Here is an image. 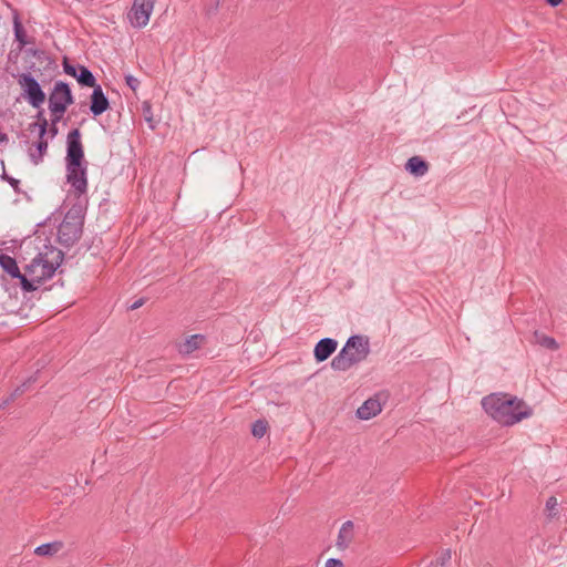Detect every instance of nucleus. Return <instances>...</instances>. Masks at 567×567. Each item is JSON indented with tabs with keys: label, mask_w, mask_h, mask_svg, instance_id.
Segmentation results:
<instances>
[{
	"label": "nucleus",
	"mask_w": 567,
	"mask_h": 567,
	"mask_svg": "<svg viewBox=\"0 0 567 567\" xmlns=\"http://www.w3.org/2000/svg\"><path fill=\"white\" fill-rule=\"evenodd\" d=\"M72 103L73 96L69 85L62 81H58L49 97V109L54 115V122H59L61 120L68 105Z\"/></svg>",
	"instance_id": "39448f33"
},
{
	"label": "nucleus",
	"mask_w": 567,
	"mask_h": 567,
	"mask_svg": "<svg viewBox=\"0 0 567 567\" xmlns=\"http://www.w3.org/2000/svg\"><path fill=\"white\" fill-rule=\"evenodd\" d=\"M92 87L94 90L91 95L90 110L95 116H97V115H101L102 113H104L109 109L110 103H109L107 97L104 95L101 85H97L95 83V86H92Z\"/></svg>",
	"instance_id": "ddd939ff"
},
{
	"label": "nucleus",
	"mask_w": 567,
	"mask_h": 567,
	"mask_svg": "<svg viewBox=\"0 0 567 567\" xmlns=\"http://www.w3.org/2000/svg\"><path fill=\"white\" fill-rule=\"evenodd\" d=\"M63 70L68 75L76 78L80 84L84 86H95V78L87 68L83 65L75 66L68 60H64Z\"/></svg>",
	"instance_id": "f8f14e48"
},
{
	"label": "nucleus",
	"mask_w": 567,
	"mask_h": 567,
	"mask_svg": "<svg viewBox=\"0 0 567 567\" xmlns=\"http://www.w3.org/2000/svg\"><path fill=\"white\" fill-rule=\"evenodd\" d=\"M24 390H21V389H16V393L19 392V393H23Z\"/></svg>",
	"instance_id": "473e14b6"
},
{
	"label": "nucleus",
	"mask_w": 567,
	"mask_h": 567,
	"mask_svg": "<svg viewBox=\"0 0 567 567\" xmlns=\"http://www.w3.org/2000/svg\"><path fill=\"white\" fill-rule=\"evenodd\" d=\"M370 353L368 337H350L341 351L332 359L331 368L336 371H347L354 364L363 361Z\"/></svg>",
	"instance_id": "f03ea898"
},
{
	"label": "nucleus",
	"mask_w": 567,
	"mask_h": 567,
	"mask_svg": "<svg viewBox=\"0 0 567 567\" xmlns=\"http://www.w3.org/2000/svg\"><path fill=\"white\" fill-rule=\"evenodd\" d=\"M338 347V342L331 338L321 339L315 347L313 354L317 362L327 360Z\"/></svg>",
	"instance_id": "4468645a"
},
{
	"label": "nucleus",
	"mask_w": 567,
	"mask_h": 567,
	"mask_svg": "<svg viewBox=\"0 0 567 567\" xmlns=\"http://www.w3.org/2000/svg\"><path fill=\"white\" fill-rule=\"evenodd\" d=\"M83 217L81 209H70L58 228V236L65 245L74 244L82 234Z\"/></svg>",
	"instance_id": "20e7f679"
},
{
	"label": "nucleus",
	"mask_w": 567,
	"mask_h": 567,
	"mask_svg": "<svg viewBox=\"0 0 567 567\" xmlns=\"http://www.w3.org/2000/svg\"><path fill=\"white\" fill-rule=\"evenodd\" d=\"M61 548H62V543H60V542H54V543H48V544H43V545L38 546V547L34 549V553H35L38 556H53V555H54V554H56Z\"/></svg>",
	"instance_id": "a211bd4d"
},
{
	"label": "nucleus",
	"mask_w": 567,
	"mask_h": 567,
	"mask_svg": "<svg viewBox=\"0 0 567 567\" xmlns=\"http://www.w3.org/2000/svg\"><path fill=\"white\" fill-rule=\"evenodd\" d=\"M25 52L32 54L33 56H40L41 54H43L42 51H38V50H33V49H28Z\"/></svg>",
	"instance_id": "c756f323"
},
{
	"label": "nucleus",
	"mask_w": 567,
	"mask_h": 567,
	"mask_svg": "<svg viewBox=\"0 0 567 567\" xmlns=\"http://www.w3.org/2000/svg\"><path fill=\"white\" fill-rule=\"evenodd\" d=\"M31 126H39L40 140L29 148V156L31 161L33 164L38 165L48 150V142L43 138L47 133L48 121L45 118H41L39 124L33 123Z\"/></svg>",
	"instance_id": "9b49d317"
},
{
	"label": "nucleus",
	"mask_w": 567,
	"mask_h": 567,
	"mask_svg": "<svg viewBox=\"0 0 567 567\" xmlns=\"http://www.w3.org/2000/svg\"><path fill=\"white\" fill-rule=\"evenodd\" d=\"M18 83L33 107H40L44 103L45 94L38 81L30 73L20 74L18 76Z\"/></svg>",
	"instance_id": "423d86ee"
},
{
	"label": "nucleus",
	"mask_w": 567,
	"mask_h": 567,
	"mask_svg": "<svg viewBox=\"0 0 567 567\" xmlns=\"http://www.w3.org/2000/svg\"><path fill=\"white\" fill-rule=\"evenodd\" d=\"M14 35H16L17 41H19V43L22 47L25 45V43H27L25 34H24V31H23L21 24L18 21L14 22Z\"/></svg>",
	"instance_id": "b1692460"
},
{
	"label": "nucleus",
	"mask_w": 567,
	"mask_h": 567,
	"mask_svg": "<svg viewBox=\"0 0 567 567\" xmlns=\"http://www.w3.org/2000/svg\"><path fill=\"white\" fill-rule=\"evenodd\" d=\"M538 342H539L543 347H545V348H547V349H550V350H556V349H558V343L556 342V340H555V339H553V338H550V337L543 336V337L538 340Z\"/></svg>",
	"instance_id": "393cba45"
},
{
	"label": "nucleus",
	"mask_w": 567,
	"mask_h": 567,
	"mask_svg": "<svg viewBox=\"0 0 567 567\" xmlns=\"http://www.w3.org/2000/svg\"><path fill=\"white\" fill-rule=\"evenodd\" d=\"M563 0H547V2L553 6V7H556L558 6Z\"/></svg>",
	"instance_id": "2f4dec72"
},
{
	"label": "nucleus",
	"mask_w": 567,
	"mask_h": 567,
	"mask_svg": "<svg viewBox=\"0 0 567 567\" xmlns=\"http://www.w3.org/2000/svg\"><path fill=\"white\" fill-rule=\"evenodd\" d=\"M145 303V299L144 298H141L138 300H136L134 303L131 305L130 309L131 310H135V309H138L140 307H142L143 305Z\"/></svg>",
	"instance_id": "cd10ccee"
},
{
	"label": "nucleus",
	"mask_w": 567,
	"mask_h": 567,
	"mask_svg": "<svg viewBox=\"0 0 567 567\" xmlns=\"http://www.w3.org/2000/svg\"><path fill=\"white\" fill-rule=\"evenodd\" d=\"M486 413L504 425H513L532 414L526 403L509 394H491L482 400Z\"/></svg>",
	"instance_id": "f257e3e1"
},
{
	"label": "nucleus",
	"mask_w": 567,
	"mask_h": 567,
	"mask_svg": "<svg viewBox=\"0 0 567 567\" xmlns=\"http://www.w3.org/2000/svg\"><path fill=\"white\" fill-rule=\"evenodd\" d=\"M353 529L354 525L351 520H347L346 523L342 524L336 543V546L339 549L344 550L350 546L354 536Z\"/></svg>",
	"instance_id": "dca6fc26"
},
{
	"label": "nucleus",
	"mask_w": 567,
	"mask_h": 567,
	"mask_svg": "<svg viewBox=\"0 0 567 567\" xmlns=\"http://www.w3.org/2000/svg\"><path fill=\"white\" fill-rule=\"evenodd\" d=\"M65 161L66 165L71 166H79V164L84 163V152L79 128H74L68 134Z\"/></svg>",
	"instance_id": "6e6552de"
},
{
	"label": "nucleus",
	"mask_w": 567,
	"mask_h": 567,
	"mask_svg": "<svg viewBox=\"0 0 567 567\" xmlns=\"http://www.w3.org/2000/svg\"><path fill=\"white\" fill-rule=\"evenodd\" d=\"M143 115L145 121L148 123V126L153 130L155 128V121L153 118V113L150 103H143Z\"/></svg>",
	"instance_id": "5701e85b"
},
{
	"label": "nucleus",
	"mask_w": 567,
	"mask_h": 567,
	"mask_svg": "<svg viewBox=\"0 0 567 567\" xmlns=\"http://www.w3.org/2000/svg\"><path fill=\"white\" fill-rule=\"evenodd\" d=\"M56 123H58V122H54V118H53V120H52V126H51V128H50V132H51L52 136H55V135H56V133H58Z\"/></svg>",
	"instance_id": "7c9ffc66"
},
{
	"label": "nucleus",
	"mask_w": 567,
	"mask_h": 567,
	"mask_svg": "<svg viewBox=\"0 0 567 567\" xmlns=\"http://www.w3.org/2000/svg\"><path fill=\"white\" fill-rule=\"evenodd\" d=\"M68 171V182L71 186L78 192L79 195H82L86 192L87 188V179H86V165L79 164V166L66 165Z\"/></svg>",
	"instance_id": "9d476101"
},
{
	"label": "nucleus",
	"mask_w": 567,
	"mask_h": 567,
	"mask_svg": "<svg viewBox=\"0 0 567 567\" xmlns=\"http://www.w3.org/2000/svg\"><path fill=\"white\" fill-rule=\"evenodd\" d=\"M452 554L450 549H445L440 553L435 561L431 563L429 567H447L451 563Z\"/></svg>",
	"instance_id": "aec40b11"
},
{
	"label": "nucleus",
	"mask_w": 567,
	"mask_h": 567,
	"mask_svg": "<svg viewBox=\"0 0 567 567\" xmlns=\"http://www.w3.org/2000/svg\"><path fill=\"white\" fill-rule=\"evenodd\" d=\"M326 567H343V564L341 560L339 559H336V558H329L327 561H326Z\"/></svg>",
	"instance_id": "bb28decb"
},
{
	"label": "nucleus",
	"mask_w": 567,
	"mask_h": 567,
	"mask_svg": "<svg viewBox=\"0 0 567 567\" xmlns=\"http://www.w3.org/2000/svg\"><path fill=\"white\" fill-rule=\"evenodd\" d=\"M382 411L378 399L370 398L357 410V415L361 420H370Z\"/></svg>",
	"instance_id": "2eb2a0df"
},
{
	"label": "nucleus",
	"mask_w": 567,
	"mask_h": 567,
	"mask_svg": "<svg viewBox=\"0 0 567 567\" xmlns=\"http://www.w3.org/2000/svg\"><path fill=\"white\" fill-rule=\"evenodd\" d=\"M0 266L11 278L19 281V285L24 291L35 290L33 282L29 280L25 275L21 274L16 259L8 255H0Z\"/></svg>",
	"instance_id": "1a4fd4ad"
},
{
	"label": "nucleus",
	"mask_w": 567,
	"mask_h": 567,
	"mask_svg": "<svg viewBox=\"0 0 567 567\" xmlns=\"http://www.w3.org/2000/svg\"><path fill=\"white\" fill-rule=\"evenodd\" d=\"M267 429H268V423L267 421H264V420H257L254 424H252V429H251V433L255 437H262L266 432H267Z\"/></svg>",
	"instance_id": "412c9836"
},
{
	"label": "nucleus",
	"mask_w": 567,
	"mask_h": 567,
	"mask_svg": "<svg viewBox=\"0 0 567 567\" xmlns=\"http://www.w3.org/2000/svg\"><path fill=\"white\" fill-rule=\"evenodd\" d=\"M54 255L51 260L43 257L39 254L30 265L27 266V272L32 277L31 281L34 284V280L40 282L47 278H50L60 266L63 254L61 250L52 251Z\"/></svg>",
	"instance_id": "7ed1b4c3"
},
{
	"label": "nucleus",
	"mask_w": 567,
	"mask_h": 567,
	"mask_svg": "<svg viewBox=\"0 0 567 567\" xmlns=\"http://www.w3.org/2000/svg\"><path fill=\"white\" fill-rule=\"evenodd\" d=\"M557 506H558V502H557V498L551 496L547 499L546 502V513H547V516L553 518V517H556L557 516Z\"/></svg>",
	"instance_id": "4be33fe9"
},
{
	"label": "nucleus",
	"mask_w": 567,
	"mask_h": 567,
	"mask_svg": "<svg viewBox=\"0 0 567 567\" xmlns=\"http://www.w3.org/2000/svg\"><path fill=\"white\" fill-rule=\"evenodd\" d=\"M156 0H134L127 18L134 28H143L153 12Z\"/></svg>",
	"instance_id": "0eeeda50"
},
{
	"label": "nucleus",
	"mask_w": 567,
	"mask_h": 567,
	"mask_svg": "<svg viewBox=\"0 0 567 567\" xmlns=\"http://www.w3.org/2000/svg\"><path fill=\"white\" fill-rule=\"evenodd\" d=\"M126 84L133 90L136 91V89L140 85V81L134 78L133 75H126L125 76Z\"/></svg>",
	"instance_id": "a878e982"
},
{
	"label": "nucleus",
	"mask_w": 567,
	"mask_h": 567,
	"mask_svg": "<svg viewBox=\"0 0 567 567\" xmlns=\"http://www.w3.org/2000/svg\"><path fill=\"white\" fill-rule=\"evenodd\" d=\"M219 3H220V0H215V4L212 6L209 9H208V14H214L217 12L218 10V7H219Z\"/></svg>",
	"instance_id": "c85d7f7f"
},
{
	"label": "nucleus",
	"mask_w": 567,
	"mask_h": 567,
	"mask_svg": "<svg viewBox=\"0 0 567 567\" xmlns=\"http://www.w3.org/2000/svg\"><path fill=\"white\" fill-rule=\"evenodd\" d=\"M405 168L414 176H424L429 171V164L420 156H413L406 162Z\"/></svg>",
	"instance_id": "f3484780"
},
{
	"label": "nucleus",
	"mask_w": 567,
	"mask_h": 567,
	"mask_svg": "<svg viewBox=\"0 0 567 567\" xmlns=\"http://www.w3.org/2000/svg\"><path fill=\"white\" fill-rule=\"evenodd\" d=\"M202 340H203V338L200 336H197V334L192 336L189 339H187L184 342V344L181 348V351L185 352V353H190V352L195 351L196 349L199 348Z\"/></svg>",
	"instance_id": "6ab92c4d"
}]
</instances>
